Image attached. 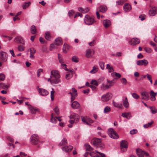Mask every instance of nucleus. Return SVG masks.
I'll return each instance as SVG.
<instances>
[{
    "mask_svg": "<svg viewBox=\"0 0 157 157\" xmlns=\"http://www.w3.org/2000/svg\"><path fill=\"white\" fill-rule=\"evenodd\" d=\"M51 73L50 78L48 79V81H50L51 84H56L59 82L60 76L58 71L52 70Z\"/></svg>",
    "mask_w": 157,
    "mask_h": 157,
    "instance_id": "nucleus-1",
    "label": "nucleus"
},
{
    "mask_svg": "<svg viewBox=\"0 0 157 157\" xmlns=\"http://www.w3.org/2000/svg\"><path fill=\"white\" fill-rule=\"evenodd\" d=\"M85 23L88 25H91L95 21L94 18L93 17H90L88 15H86L84 18Z\"/></svg>",
    "mask_w": 157,
    "mask_h": 157,
    "instance_id": "nucleus-2",
    "label": "nucleus"
},
{
    "mask_svg": "<svg viewBox=\"0 0 157 157\" xmlns=\"http://www.w3.org/2000/svg\"><path fill=\"white\" fill-rule=\"evenodd\" d=\"M108 133L109 136L111 138L117 139L119 137V136L113 128L109 129Z\"/></svg>",
    "mask_w": 157,
    "mask_h": 157,
    "instance_id": "nucleus-3",
    "label": "nucleus"
},
{
    "mask_svg": "<svg viewBox=\"0 0 157 157\" xmlns=\"http://www.w3.org/2000/svg\"><path fill=\"white\" fill-rule=\"evenodd\" d=\"M94 145L98 147L103 148L104 147V144H102L101 139L95 138L92 140Z\"/></svg>",
    "mask_w": 157,
    "mask_h": 157,
    "instance_id": "nucleus-4",
    "label": "nucleus"
},
{
    "mask_svg": "<svg viewBox=\"0 0 157 157\" xmlns=\"http://www.w3.org/2000/svg\"><path fill=\"white\" fill-rule=\"evenodd\" d=\"M30 139L31 144L33 145L37 144L39 142V137L37 135H32L30 137Z\"/></svg>",
    "mask_w": 157,
    "mask_h": 157,
    "instance_id": "nucleus-5",
    "label": "nucleus"
},
{
    "mask_svg": "<svg viewBox=\"0 0 157 157\" xmlns=\"http://www.w3.org/2000/svg\"><path fill=\"white\" fill-rule=\"evenodd\" d=\"M70 120L69 122L70 124L68 125V127L69 128H71L72 126V124L74 122V121L78 119V114H72L70 117Z\"/></svg>",
    "mask_w": 157,
    "mask_h": 157,
    "instance_id": "nucleus-6",
    "label": "nucleus"
},
{
    "mask_svg": "<svg viewBox=\"0 0 157 157\" xmlns=\"http://www.w3.org/2000/svg\"><path fill=\"white\" fill-rule=\"evenodd\" d=\"M112 97V93L108 92L102 96L101 100L102 101L104 102L107 101L110 99Z\"/></svg>",
    "mask_w": 157,
    "mask_h": 157,
    "instance_id": "nucleus-7",
    "label": "nucleus"
},
{
    "mask_svg": "<svg viewBox=\"0 0 157 157\" xmlns=\"http://www.w3.org/2000/svg\"><path fill=\"white\" fill-rule=\"evenodd\" d=\"M68 94L71 95V101H72L75 99V97L77 96L78 94L77 90L74 88H72L71 90H70Z\"/></svg>",
    "mask_w": 157,
    "mask_h": 157,
    "instance_id": "nucleus-8",
    "label": "nucleus"
},
{
    "mask_svg": "<svg viewBox=\"0 0 157 157\" xmlns=\"http://www.w3.org/2000/svg\"><path fill=\"white\" fill-rule=\"evenodd\" d=\"M81 119L83 122L85 123L86 124L89 125H91L90 123H92L94 122V121L91 119L87 116H82Z\"/></svg>",
    "mask_w": 157,
    "mask_h": 157,
    "instance_id": "nucleus-9",
    "label": "nucleus"
},
{
    "mask_svg": "<svg viewBox=\"0 0 157 157\" xmlns=\"http://www.w3.org/2000/svg\"><path fill=\"white\" fill-rule=\"evenodd\" d=\"M90 155L91 157H105L104 154L96 151V153L91 151Z\"/></svg>",
    "mask_w": 157,
    "mask_h": 157,
    "instance_id": "nucleus-10",
    "label": "nucleus"
},
{
    "mask_svg": "<svg viewBox=\"0 0 157 157\" xmlns=\"http://www.w3.org/2000/svg\"><path fill=\"white\" fill-rule=\"evenodd\" d=\"M128 143L125 140H122L121 143V148L122 151L124 152L127 150Z\"/></svg>",
    "mask_w": 157,
    "mask_h": 157,
    "instance_id": "nucleus-11",
    "label": "nucleus"
},
{
    "mask_svg": "<svg viewBox=\"0 0 157 157\" xmlns=\"http://www.w3.org/2000/svg\"><path fill=\"white\" fill-rule=\"evenodd\" d=\"M94 52L93 49H87L86 52V56L87 58H90L94 55Z\"/></svg>",
    "mask_w": 157,
    "mask_h": 157,
    "instance_id": "nucleus-12",
    "label": "nucleus"
},
{
    "mask_svg": "<svg viewBox=\"0 0 157 157\" xmlns=\"http://www.w3.org/2000/svg\"><path fill=\"white\" fill-rule=\"evenodd\" d=\"M136 152L139 157H144V155L147 156L148 154L140 149L136 150Z\"/></svg>",
    "mask_w": 157,
    "mask_h": 157,
    "instance_id": "nucleus-13",
    "label": "nucleus"
},
{
    "mask_svg": "<svg viewBox=\"0 0 157 157\" xmlns=\"http://www.w3.org/2000/svg\"><path fill=\"white\" fill-rule=\"evenodd\" d=\"M151 9L149 11V14L151 16H153L157 13V8L155 7H151Z\"/></svg>",
    "mask_w": 157,
    "mask_h": 157,
    "instance_id": "nucleus-14",
    "label": "nucleus"
},
{
    "mask_svg": "<svg viewBox=\"0 0 157 157\" xmlns=\"http://www.w3.org/2000/svg\"><path fill=\"white\" fill-rule=\"evenodd\" d=\"M28 51L30 52L29 57L32 60L34 59L35 57L34 55L36 52V50L33 48H30Z\"/></svg>",
    "mask_w": 157,
    "mask_h": 157,
    "instance_id": "nucleus-15",
    "label": "nucleus"
},
{
    "mask_svg": "<svg viewBox=\"0 0 157 157\" xmlns=\"http://www.w3.org/2000/svg\"><path fill=\"white\" fill-rule=\"evenodd\" d=\"M15 42L19 43L22 44H25V41L22 37L20 36H16L14 39Z\"/></svg>",
    "mask_w": 157,
    "mask_h": 157,
    "instance_id": "nucleus-16",
    "label": "nucleus"
},
{
    "mask_svg": "<svg viewBox=\"0 0 157 157\" xmlns=\"http://www.w3.org/2000/svg\"><path fill=\"white\" fill-rule=\"evenodd\" d=\"M140 42V40L136 38H134L129 41V44L132 45H134L139 44Z\"/></svg>",
    "mask_w": 157,
    "mask_h": 157,
    "instance_id": "nucleus-17",
    "label": "nucleus"
},
{
    "mask_svg": "<svg viewBox=\"0 0 157 157\" xmlns=\"http://www.w3.org/2000/svg\"><path fill=\"white\" fill-rule=\"evenodd\" d=\"M0 55L2 59L4 62H6L7 60L8 55L5 52L1 51L0 52Z\"/></svg>",
    "mask_w": 157,
    "mask_h": 157,
    "instance_id": "nucleus-18",
    "label": "nucleus"
},
{
    "mask_svg": "<svg viewBox=\"0 0 157 157\" xmlns=\"http://www.w3.org/2000/svg\"><path fill=\"white\" fill-rule=\"evenodd\" d=\"M137 64L139 66L144 65L146 66L148 63V61L146 59L141 60L137 62Z\"/></svg>",
    "mask_w": 157,
    "mask_h": 157,
    "instance_id": "nucleus-19",
    "label": "nucleus"
},
{
    "mask_svg": "<svg viewBox=\"0 0 157 157\" xmlns=\"http://www.w3.org/2000/svg\"><path fill=\"white\" fill-rule=\"evenodd\" d=\"M38 90L40 94L42 96H46L48 94V91L44 89L39 88Z\"/></svg>",
    "mask_w": 157,
    "mask_h": 157,
    "instance_id": "nucleus-20",
    "label": "nucleus"
},
{
    "mask_svg": "<svg viewBox=\"0 0 157 157\" xmlns=\"http://www.w3.org/2000/svg\"><path fill=\"white\" fill-rule=\"evenodd\" d=\"M62 150L67 152H70L73 149V147L71 146H66L62 147Z\"/></svg>",
    "mask_w": 157,
    "mask_h": 157,
    "instance_id": "nucleus-21",
    "label": "nucleus"
},
{
    "mask_svg": "<svg viewBox=\"0 0 157 157\" xmlns=\"http://www.w3.org/2000/svg\"><path fill=\"white\" fill-rule=\"evenodd\" d=\"M71 47L66 44H64L63 45V52L66 53L71 48Z\"/></svg>",
    "mask_w": 157,
    "mask_h": 157,
    "instance_id": "nucleus-22",
    "label": "nucleus"
},
{
    "mask_svg": "<svg viewBox=\"0 0 157 157\" xmlns=\"http://www.w3.org/2000/svg\"><path fill=\"white\" fill-rule=\"evenodd\" d=\"M141 95L143 97L142 99L145 100H148L149 99V97L148 93L144 91L142 93Z\"/></svg>",
    "mask_w": 157,
    "mask_h": 157,
    "instance_id": "nucleus-23",
    "label": "nucleus"
},
{
    "mask_svg": "<svg viewBox=\"0 0 157 157\" xmlns=\"http://www.w3.org/2000/svg\"><path fill=\"white\" fill-rule=\"evenodd\" d=\"M103 23L104 26L105 28L109 27L111 25L110 21L109 20L107 19L104 20Z\"/></svg>",
    "mask_w": 157,
    "mask_h": 157,
    "instance_id": "nucleus-24",
    "label": "nucleus"
},
{
    "mask_svg": "<svg viewBox=\"0 0 157 157\" xmlns=\"http://www.w3.org/2000/svg\"><path fill=\"white\" fill-rule=\"evenodd\" d=\"M124 10L125 12H128L132 9L131 6L128 3H125L123 7Z\"/></svg>",
    "mask_w": 157,
    "mask_h": 157,
    "instance_id": "nucleus-25",
    "label": "nucleus"
},
{
    "mask_svg": "<svg viewBox=\"0 0 157 157\" xmlns=\"http://www.w3.org/2000/svg\"><path fill=\"white\" fill-rule=\"evenodd\" d=\"M29 109L31 113L33 114H35L37 112H39V110L38 109L31 106L29 107Z\"/></svg>",
    "mask_w": 157,
    "mask_h": 157,
    "instance_id": "nucleus-26",
    "label": "nucleus"
},
{
    "mask_svg": "<svg viewBox=\"0 0 157 157\" xmlns=\"http://www.w3.org/2000/svg\"><path fill=\"white\" fill-rule=\"evenodd\" d=\"M107 10V7L104 5L101 6L98 9L99 11L102 12H105Z\"/></svg>",
    "mask_w": 157,
    "mask_h": 157,
    "instance_id": "nucleus-27",
    "label": "nucleus"
},
{
    "mask_svg": "<svg viewBox=\"0 0 157 157\" xmlns=\"http://www.w3.org/2000/svg\"><path fill=\"white\" fill-rule=\"evenodd\" d=\"M55 44L57 46L62 45L63 44L62 40L60 37L56 38L55 40Z\"/></svg>",
    "mask_w": 157,
    "mask_h": 157,
    "instance_id": "nucleus-28",
    "label": "nucleus"
},
{
    "mask_svg": "<svg viewBox=\"0 0 157 157\" xmlns=\"http://www.w3.org/2000/svg\"><path fill=\"white\" fill-rule=\"evenodd\" d=\"M157 94V93H155L153 91L151 90L150 91V95L151 96V100L154 101L155 100V96Z\"/></svg>",
    "mask_w": 157,
    "mask_h": 157,
    "instance_id": "nucleus-29",
    "label": "nucleus"
},
{
    "mask_svg": "<svg viewBox=\"0 0 157 157\" xmlns=\"http://www.w3.org/2000/svg\"><path fill=\"white\" fill-rule=\"evenodd\" d=\"M113 105L114 107L117 108L121 109L123 107L122 104L116 103L113 101Z\"/></svg>",
    "mask_w": 157,
    "mask_h": 157,
    "instance_id": "nucleus-30",
    "label": "nucleus"
},
{
    "mask_svg": "<svg viewBox=\"0 0 157 157\" xmlns=\"http://www.w3.org/2000/svg\"><path fill=\"white\" fill-rule=\"evenodd\" d=\"M98 70V67L96 66H94L93 67L92 70L90 71V73L91 74H94L97 72Z\"/></svg>",
    "mask_w": 157,
    "mask_h": 157,
    "instance_id": "nucleus-31",
    "label": "nucleus"
},
{
    "mask_svg": "<svg viewBox=\"0 0 157 157\" xmlns=\"http://www.w3.org/2000/svg\"><path fill=\"white\" fill-rule=\"evenodd\" d=\"M45 37L48 40L50 41L51 39L50 33L49 32H46L45 35Z\"/></svg>",
    "mask_w": 157,
    "mask_h": 157,
    "instance_id": "nucleus-32",
    "label": "nucleus"
},
{
    "mask_svg": "<svg viewBox=\"0 0 157 157\" xmlns=\"http://www.w3.org/2000/svg\"><path fill=\"white\" fill-rule=\"evenodd\" d=\"M121 116L127 119H129L131 117V114L129 112L123 113L122 114Z\"/></svg>",
    "mask_w": 157,
    "mask_h": 157,
    "instance_id": "nucleus-33",
    "label": "nucleus"
},
{
    "mask_svg": "<svg viewBox=\"0 0 157 157\" xmlns=\"http://www.w3.org/2000/svg\"><path fill=\"white\" fill-rule=\"evenodd\" d=\"M67 141L66 139L64 138L59 143V145L60 146L65 145L67 144Z\"/></svg>",
    "mask_w": 157,
    "mask_h": 157,
    "instance_id": "nucleus-34",
    "label": "nucleus"
},
{
    "mask_svg": "<svg viewBox=\"0 0 157 157\" xmlns=\"http://www.w3.org/2000/svg\"><path fill=\"white\" fill-rule=\"evenodd\" d=\"M123 104L125 108H127L129 106V104L127 97H125V100L123 101Z\"/></svg>",
    "mask_w": 157,
    "mask_h": 157,
    "instance_id": "nucleus-35",
    "label": "nucleus"
},
{
    "mask_svg": "<svg viewBox=\"0 0 157 157\" xmlns=\"http://www.w3.org/2000/svg\"><path fill=\"white\" fill-rule=\"evenodd\" d=\"M89 10V9L88 8L85 9L81 7L79 8V11L83 13H85L87 12Z\"/></svg>",
    "mask_w": 157,
    "mask_h": 157,
    "instance_id": "nucleus-36",
    "label": "nucleus"
},
{
    "mask_svg": "<svg viewBox=\"0 0 157 157\" xmlns=\"http://www.w3.org/2000/svg\"><path fill=\"white\" fill-rule=\"evenodd\" d=\"M72 106L73 108L77 109L78 107V103L76 101H74L72 104Z\"/></svg>",
    "mask_w": 157,
    "mask_h": 157,
    "instance_id": "nucleus-37",
    "label": "nucleus"
},
{
    "mask_svg": "<svg viewBox=\"0 0 157 157\" xmlns=\"http://www.w3.org/2000/svg\"><path fill=\"white\" fill-rule=\"evenodd\" d=\"M31 32L32 33L34 34L36 33V29L35 26L34 25H32L31 27Z\"/></svg>",
    "mask_w": 157,
    "mask_h": 157,
    "instance_id": "nucleus-38",
    "label": "nucleus"
},
{
    "mask_svg": "<svg viewBox=\"0 0 157 157\" xmlns=\"http://www.w3.org/2000/svg\"><path fill=\"white\" fill-rule=\"evenodd\" d=\"M31 4V2H25L22 5V8L23 9H25L28 7Z\"/></svg>",
    "mask_w": 157,
    "mask_h": 157,
    "instance_id": "nucleus-39",
    "label": "nucleus"
},
{
    "mask_svg": "<svg viewBox=\"0 0 157 157\" xmlns=\"http://www.w3.org/2000/svg\"><path fill=\"white\" fill-rule=\"evenodd\" d=\"M106 68L108 70L109 72L110 73L113 72L114 71L113 67L109 64H107Z\"/></svg>",
    "mask_w": 157,
    "mask_h": 157,
    "instance_id": "nucleus-40",
    "label": "nucleus"
},
{
    "mask_svg": "<svg viewBox=\"0 0 157 157\" xmlns=\"http://www.w3.org/2000/svg\"><path fill=\"white\" fill-rule=\"evenodd\" d=\"M151 109V113L153 114H155L157 112V110L155 107H150Z\"/></svg>",
    "mask_w": 157,
    "mask_h": 157,
    "instance_id": "nucleus-41",
    "label": "nucleus"
},
{
    "mask_svg": "<svg viewBox=\"0 0 157 157\" xmlns=\"http://www.w3.org/2000/svg\"><path fill=\"white\" fill-rule=\"evenodd\" d=\"M51 122L54 123H56L57 122L56 117H54L53 116V114L52 113L51 115Z\"/></svg>",
    "mask_w": 157,
    "mask_h": 157,
    "instance_id": "nucleus-42",
    "label": "nucleus"
},
{
    "mask_svg": "<svg viewBox=\"0 0 157 157\" xmlns=\"http://www.w3.org/2000/svg\"><path fill=\"white\" fill-rule=\"evenodd\" d=\"M109 88V86L107 85H105L103 83L101 86V89L102 90H105Z\"/></svg>",
    "mask_w": 157,
    "mask_h": 157,
    "instance_id": "nucleus-43",
    "label": "nucleus"
},
{
    "mask_svg": "<svg viewBox=\"0 0 157 157\" xmlns=\"http://www.w3.org/2000/svg\"><path fill=\"white\" fill-rule=\"evenodd\" d=\"M85 146L87 150L92 151L93 149V148L89 144H85Z\"/></svg>",
    "mask_w": 157,
    "mask_h": 157,
    "instance_id": "nucleus-44",
    "label": "nucleus"
},
{
    "mask_svg": "<svg viewBox=\"0 0 157 157\" xmlns=\"http://www.w3.org/2000/svg\"><path fill=\"white\" fill-rule=\"evenodd\" d=\"M110 110L111 109L108 106H106L104 109V113H106L110 112Z\"/></svg>",
    "mask_w": 157,
    "mask_h": 157,
    "instance_id": "nucleus-45",
    "label": "nucleus"
},
{
    "mask_svg": "<svg viewBox=\"0 0 157 157\" xmlns=\"http://www.w3.org/2000/svg\"><path fill=\"white\" fill-rule=\"evenodd\" d=\"M55 91L53 88H52V91L51 92V100L53 101L54 99V94Z\"/></svg>",
    "mask_w": 157,
    "mask_h": 157,
    "instance_id": "nucleus-46",
    "label": "nucleus"
},
{
    "mask_svg": "<svg viewBox=\"0 0 157 157\" xmlns=\"http://www.w3.org/2000/svg\"><path fill=\"white\" fill-rule=\"evenodd\" d=\"M8 86L2 83H0V88L5 89L8 87Z\"/></svg>",
    "mask_w": 157,
    "mask_h": 157,
    "instance_id": "nucleus-47",
    "label": "nucleus"
},
{
    "mask_svg": "<svg viewBox=\"0 0 157 157\" xmlns=\"http://www.w3.org/2000/svg\"><path fill=\"white\" fill-rule=\"evenodd\" d=\"M71 59L73 62L77 63L78 62V57L76 56H74L72 57Z\"/></svg>",
    "mask_w": 157,
    "mask_h": 157,
    "instance_id": "nucleus-48",
    "label": "nucleus"
},
{
    "mask_svg": "<svg viewBox=\"0 0 157 157\" xmlns=\"http://www.w3.org/2000/svg\"><path fill=\"white\" fill-rule=\"evenodd\" d=\"M54 111L55 113L57 115H59V108L58 107H56L54 109Z\"/></svg>",
    "mask_w": 157,
    "mask_h": 157,
    "instance_id": "nucleus-49",
    "label": "nucleus"
},
{
    "mask_svg": "<svg viewBox=\"0 0 157 157\" xmlns=\"http://www.w3.org/2000/svg\"><path fill=\"white\" fill-rule=\"evenodd\" d=\"M111 75L112 76H113V75H114L118 77L119 78H120L121 76V75L120 74L117 73V72L113 73H111Z\"/></svg>",
    "mask_w": 157,
    "mask_h": 157,
    "instance_id": "nucleus-50",
    "label": "nucleus"
},
{
    "mask_svg": "<svg viewBox=\"0 0 157 157\" xmlns=\"http://www.w3.org/2000/svg\"><path fill=\"white\" fill-rule=\"evenodd\" d=\"M74 13L75 12L73 10H70L68 12V16L71 17L72 16Z\"/></svg>",
    "mask_w": 157,
    "mask_h": 157,
    "instance_id": "nucleus-51",
    "label": "nucleus"
},
{
    "mask_svg": "<svg viewBox=\"0 0 157 157\" xmlns=\"http://www.w3.org/2000/svg\"><path fill=\"white\" fill-rule=\"evenodd\" d=\"M90 83L91 84L94 85L96 86H98V82L95 80H92L91 82Z\"/></svg>",
    "mask_w": 157,
    "mask_h": 157,
    "instance_id": "nucleus-52",
    "label": "nucleus"
},
{
    "mask_svg": "<svg viewBox=\"0 0 157 157\" xmlns=\"http://www.w3.org/2000/svg\"><path fill=\"white\" fill-rule=\"evenodd\" d=\"M104 63L101 62L99 63V66L102 70H104Z\"/></svg>",
    "mask_w": 157,
    "mask_h": 157,
    "instance_id": "nucleus-53",
    "label": "nucleus"
},
{
    "mask_svg": "<svg viewBox=\"0 0 157 157\" xmlns=\"http://www.w3.org/2000/svg\"><path fill=\"white\" fill-rule=\"evenodd\" d=\"M132 97L135 99H137L140 98V96L136 93H133L132 94Z\"/></svg>",
    "mask_w": 157,
    "mask_h": 157,
    "instance_id": "nucleus-54",
    "label": "nucleus"
},
{
    "mask_svg": "<svg viewBox=\"0 0 157 157\" xmlns=\"http://www.w3.org/2000/svg\"><path fill=\"white\" fill-rule=\"evenodd\" d=\"M58 58L59 62L61 63H63V60L62 58L61 57V55L59 54H58Z\"/></svg>",
    "mask_w": 157,
    "mask_h": 157,
    "instance_id": "nucleus-55",
    "label": "nucleus"
},
{
    "mask_svg": "<svg viewBox=\"0 0 157 157\" xmlns=\"http://www.w3.org/2000/svg\"><path fill=\"white\" fill-rule=\"evenodd\" d=\"M121 82L122 83L126 85L127 83V81L126 78H121Z\"/></svg>",
    "mask_w": 157,
    "mask_h": 157,
    "instance_id": "nucleus-56",
    "label": "nucleus"
},
{
    "mask_svg": "<svg viewBox=\"0 0 157 157\" xmlns=\"http://www.w3.org/2000/svg\"><path fill=\"white\" fill-rule=\"evenodd\" d=\"M89 86L91 88L92 90L94 91H96L97 90V88L93 85H90Z\"/></svg>",
    "mask_w": 157,
    "mask_h": 157,
    "instance_id": "nucleus-57",
    "label": "nucleus"
},
{
    "mask_svg": "<svg viewBox=\"0 0 157 157\" xmlns=\"http://www.w3.org/2000/svg\"><path fill=\"white\" fill-rule=\"evenodd\" d=\"M5 78V75L3 74H0V81H3Z\"/></svg>",
    "mask_w": 157,
    "mask_h": 157,
    "instance_id": "nucleus-58",
    "label": "nucleus"
},
{
    "mask_svg": "<svg viewBox=\"0 0 157 157\" xmlns=\"http://www.w3.org/2000/svg\"><path fill=\"white\" fill-rule=\"evenodd\" d=\"M137 132V131L136 129H133L130 132L131 134L132 135L136 133Z\"/></svg>",
    "mask_w": 157,
    "mask_h": 157,
    "instance_id": "nucleus-59",
    "label": "nucleus"
},
{
    "mask_svg": "<svg viewBox=\"0 0 157 157\" xmlns=\"http://www.w3.org/2000/svg\"><path fill=\"white\" fill-rule=\"evenodd\" d=\"M124 3V1L123 0H120L117 2V4L119 5H122Z\"/></svg>",
    "mask_w": 157,
    "mask_h": 157,
    "instance_id": "nucleus-60",
    "label": "nucleus"
},
{
    "mask_svg": "<svg viewBox=\"0 0 157 157\" xmlns=\"http://www.w3.org/2000/svg\"><path fill=\"white\" fill-rule=\"evenodd\" d=\"M43 70L42 69H39L37 71V76L38 77H39L40 75V73L43 72Z\"/></svg>",
    "mask_w": 157,
    "mask_h": 157,
    "instance_id": "nucleus-61",
    "label": "nucleus"
},
{
    "mask_svg": "<svg viewBox=\"0 0 157 157\" xmlns=\"http://www.w3.org/2000/svg\"><path fill=\"white\" fill-rule=\"evenodd\" d=\"M144 50L148 53H151V49L149 48H144Z\"/></svg>",
    "mask_w": 157,
    "mask_h": 157,
    "instance_id": "nucleus-62",
    "label": "nucleus"
},
{
    "mask_svg": "<svg viewBox=\"0 0 157 157\" xmlns=\"http://www.w3.org/2000/svg\"><path fill=\"white\" fill-rule=\"evenodd\" d=\"M72 76V75L69 73L67 74L65 78L67 79H69Z\"/></svg>",
    "mask_w": 157,
    "mask_h": 157,
    "instance_id": "nucleus-63",
    "label": "nucleus"
},
{
    "mask_svg": "<svg viewBox=\"0 0 157 157\" xmlns=\"http://www.w3.org/2000/svg\"><path fill=\"white\" fill-rule=\"evenodd\" d=\"M39 40H40V41L41 43L44 44L46 42L44 40V39L43 38L41 37H40Z\"/></svg>",
    "mask_w": 157,
    "mask_h": 157,
    "instance_id": "nucleus-64",
    "label": "nucleus"
}]
</instances>
